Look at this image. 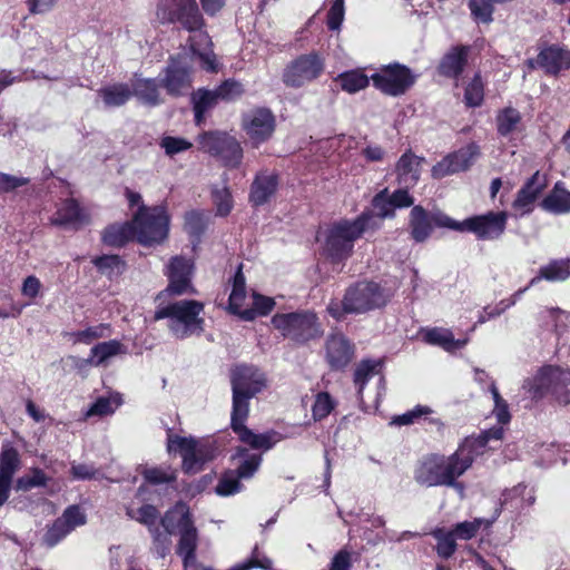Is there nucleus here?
<instances>
[{
    "label": "nucleus",
    "mask_w": 570,
    "mask_h": 570,
    "mask_svg": "<svg viewBox=\"0 0 570 570\" xmlns=\"http://www.w3.org/2000/svg\"><path fill=\"white\" fill-rule=\"evenodd\" d=\"M159 10L164 22L178 24L188 32L203 31L206 27L196 0H169Z\"/></svg>",
    "instance_id": "nucleus-13"
},
{
    "label": "nucleus",
    "mask_w": 570,
    "mask_h": 570,
    "mask_svg": "<svg viewBox=\"0 0 570 570\" xmlns=\"http://www.w3.org/2000/svg\"><path fill=\"white\" fill-rule=\"evenodd\" d=\"M546 186L547 183L544 177H541L540 171L537 170L518 190L512 203V207L514 209H522L525 214L530 213L532 210L533 203L541 195Z\"/></svg>",
    "instance_id": "nucleus-27"
},
{
    "label": "nucleus",
    "mask_w": 570,
    "mask_h": 570,
    "mask_svg": "<svg viewBox=\"0 0 570 570\" xmlns=\"http://www.w3.org/2000/svg\"><path fill=\"white\" fill-rule=\"evenodd\" d=\"M83 219L85 214L78 200L67 198L61 203L55 216L50 218V224L58 227H66L80 224Z\"/></svg>",
    "instance_id": "nucleus-34"
},
{
    "label": "nucleus",
    "mask_w": 570,
    "mask_h": 570,
    "mask_svg": "<svg viewBox=\"0 0 570 570\" xmlns=\"http://www.w3.org/2000/svg\"><path fill=\"white\" fill-rule=\"evenodd\" d=\"M392 296L393 294L377 282L358 281L345 289L342 301L330 302L327 313L334 320L342 321L350 314H364L384 308Z\"/></svg>",
    "instance_id": "nucleus-2"
},
{
    "label": "nucleus",
    "mask_w": 570,
    "mask_h": 570,
    "mask_svg": "<svg viewBox=\"0 0 570 570\" xmlns=\"http://www.w3.org/2000/svg\"><path fill=\"white\" fill-rule=\"evenodd\" d=\"M371 77H367L362 70L353 69L340 73L335 78L342 90L348 94H355L365 89L370 83Z\"/></svg>",
    "instance_id": "nucleus-44"
},
{
    "label": "nucleus",
    "mask_w": 570,
    "mask_h": 570,
    "mask_svg": "<svg viewBox=\"0 0 570 570\" xmlns=\"http://www.w3.org/2000/svg\"><path fill=\"white\" fill-rule=\"evenodd\" d=\"M204 304L195 299H183L158 308L155 312V321L169 318V330L176 338L184 340L193 334H200L204 331V318L200 314Z\"/></svg>",
    "instance_id": "nucleus-5"
},
{
    "label": "nucleus",
    "mask_w": 570,
    "mask_h": 570,
    "mask_svg": "<svg viewBox=\"0 0 570 570\" xmlns=\"http://www.w3.org/2000/svg\"><path fill=\"white\" fill-rule=\"evenodd\" d=\"M132 239H136L132 220L110 224L101 232V242L109 247L119 248Z\"/></svg>",
    "instance_id": "nucleus-31"
},
{
    "label": "nucleus",
    "mask_w": 570,
    "mask_h": 570,
    "mask_svg": "<svg viewBox=\"0 0 570 570\" xmlns=\"http://www.w3.org/2000/svg\"><path fill=\"white\" fill-rule=\"evenodd\" d=\"M30 179L27 177H18L0 171V194H9L16 189L27 186Z\"/></svg>",
    "instance_id": "nucleus-64"
},
{
    "label": "nucleus",
    "mask_w": 570,
    "mask_h": 570,
    "mask_svg": "<svg viewBox=\"0 0 570 570\" xmlns=\"http://www.w3.org/2000/svg\"><path fill=\"white\" fill-rule=\"evenodd\" d=\"M344 20V0H335L326 17L327 28L332 31L338 30Z\"/></svg>",
    "instance_id": "nucleus-63"
},
{
    "label": "nucleus",
    "mask_w": 570,
    "mask_h": 570,
    "mask_svg": "<svg viewBox=\"0 0 570 570\" xmlns=\"http://www.w3.org/2000/svg\"><path fill=\"white\" fill-rule=\"evenodd\" d=\"M497 134L500 137L508 138L515 131L522 129V115L511 106L504 107L495 116Z\"/></svg>",
    "instance_id": "nucleus-35"
},
{
    "label": "nucleus",
    "mask_w": 570,
    "mask_h": 570,
    "mask_svg": "<svg viewBox=\"0 0 570 570\" xmlns=\"http://www.w3.org/2000/svg\"><path fill=\"white\" fill-rule=\"evenodd\" d=\"M540 207L554 215L570 213V191L562 181H557L553 185L552 189L541 200Z\"/></svg>",
    "instance_id": "nucleus-32"
},
{
    "label": "nucleus",
    "mask_w": 570,
    "mask_h": 570,
    "mask_svg": "<svg viewBox=\"0 0 570 570\" xmlns=\"http://www.w3.org/2000/svg\"><path fill=\"white\" fill-rule=\"evenodd\" d=\"M379 230L374 210L364 209L353 219L342 218L332 223L325 230L322 254L332 264L347 261L354 252V244L367 232Z\"/></svg>",
    "instance_id": "nucleus-1"
},
{
    "label": "nucleus",
    "mask_w": 570,
    "mask_h": 570,
    "mask_svg": "<svg viewBox=\"0 0 570 570\" xmlns=\"http://www.w3.org/2000/svg\"><path fill=\"white\" fill-rule=\"evenodd\" d=\"M271 324L283 338L288 340L293 346H306L324 335L323 324L312 309H297L288 313H276Z\"/></svg>",
    "instance_id": "nucleus-4"
},
{
    "label": "nucleus",
    "mask_w": 570,
    "mask_h": 570,
    "mask_svg": "<svg viewBox=\"0 0 570 570\" xmlns=\"http://www.w3.org/2000/svg\"><path fill=\"white\" fill-rule=\"evenodd\" d=\"M142 476L149 484L158 485L164 483H171L176 481L175 472H167L160 468L146 469Z\"/></svg>",
    "instance_id": "nucleus-62"
},
{
    "label": "nucleus",
    "mask_w": 570,
    "mask_h": 570,
    "mask_svg": "<svg viewBox=\"0 0 570 570\" xmlns=\"http://www.w3.org/2000/svg\"><path fill=\"white\" fill-rule=\"evenodd\" d=\"M111 328L108 323H100L81 331L69 333L75 343L91 344L94 341L110 335Z\"/></svg>",
    "instance_id": "nucleus-47"
},
{
    "label": "nucleus",
    "mask_w": 570,
    "mask_h": 570,
    "mask_svg": "<svg viewBox=\"0 0 570 570\" xmlns=\"http://www.w3.org/2000/svg\"><path fill=\"white\" fill-rule=\"evenodd\" d=\"M409 233L415 243L426 242L434 228L454 230V219L441 209L428 210L422 205H415L409 214Z\"/></svg>",
    "instance_id": "nucleus-12"
},
{
    "label": "nucleus",
    "mask_w": 570,
    "mask_h": 570,
    "mask_svg": "<svg viewBox=\"0 0 570 570\" xmlns=\"http://www.w3.org/2000/svg\"><path fill=\"white\" fill-rule=\"evenodd\" d=\"M219 100L215 92L207 88H198L190 95V104L194 111L195 125L200 127L205 124L209 112L218 105Z\"/></svg>",
    "instance_id": "nucleus-30"
},
{
    "label": "nucleus",
    "mask_w": 570,
    "mask_h": 570,
    "mask_svg": "<svg viewBox=\"0 0 570 570\" xmlns=\"http://www.w3.org/2000/svg\"><path fill=\"white\" fill-rule=\"evenodd\" d=\"M335 406L336 402L328 392H318L315 395V400L312 405V416L314 421H322L326 419Z\"/></svg>",
    "instance_id": "nucleus-53"
},
{
    "label": "nucleus",
    "mask_w": 570,
    "mask_h": 570,
    "mask_svg": "<svg viewBox=\"0 0 570 570\" xmlns=\"http://www.w3.org/2000/svg\"><path fill=\"white\" fill-rule=\"evenodd\" d=\"M19 468L18 450L11 445H4L0 453V492L10 497L13 475Z\"/></svg>",
    "instance_id": "nucleus-29"
},
{
    "label": "nucleus",
    "mask_w": 570,
    "mask_h": 570,
    "mask_svg": "<svg viewBox=\"0 0 570 570\" xmlns=\"http://www.w3.org/2000/svg\"><path fill=\"white\" fill-rule=\"evenodd\" d=\"M279 175L267 169L256 173L248 193V203L253 208L268 204L277 194Z\"/></svg>",
    "instance_id": "nucleus-23"
},
{
    "label": "nucleus",
    "mask_w": 570,
    "mask_h": 570,
    "mask_svg": "<svg viewBox=\"0 0 570 570\" xmlns=\"http://www.w3.org/2000/svg\"><path fill=\"white\" fill-rule=\"evenodd\" d=\"M240 480L234 470H226L219 478L215 491L220 497L234 495L244 489Z\"/></svg>",
    "instance_id": "nucleus-50"
},
{
    "label": "nucleus",
    "mask_w": 570,
    "mask_h": 570,
    "mask_svg": "<svg viewBox=\"0 0 570 570\" xmlns=\"http://www.w3.org/2000/svg\"><path fill=\"white\" fill-rule=\"evenodd\" d=\"M232 413L249 412L250 400L266 386L265 374L255 365L237 364L230 370Z\"/></svg>",
    "instance_id": "nucleus-6"
},
{
    "label": "nucleus",
    "mask_w": 570,
    "mask_h": 570,
    "mask_svg": "<svg viewBox=\"0 0 570 570\" xmlns=\"http://www.w3.org/2000/svg\"><path fill=\"white\" fill-rule=\"evenodd\" d=\"M254 568L262 570H272L273 568L272 560L259 551L257 544L254 547L250 557L246 561L236 564L229 570H250Z\"/></svg>",
    "instance_id": "nucleus-55"
},
{
    "label": "nucleus",
    "mask_w": 570,
    "mask_h": 570,
    "mask_svg": "<svg viewBox=\"0 0 570 570\" xmlns=\"http://www.w3.org/2000/svg\"><path fill=\"white\" fill-rule=\"evenodd\" d=\"M86 523V515L77 504L69 505L51 524L42 535V544L53 548L61 542L77 527Z\"/></svg>",
    "instance_id": "nucleus-17"
},
{
    "label": "nucleus",
    "mask_w": 570,
    "mask_h": 570,
    "mask_svg": "<svg viewBox=\"0 0 570 570\" xmlns=\"http://www.w3.org/2000/svg\"><path fill=\"white\" fill-rule=\"evenodd\" d=\"M191 68L180 61V56L170 57L160 79V86L171 97H181L191 87Z\"/></svg>",
    "instance_id": "nucleus-20"
},
{
    "label": "nucleus",
    "mask_w": 570,
    "mask_h": 570,
    "mask_svg": "<svg viewBox=\"0 0 570 570\" xmlns=\"http://www.w3.org/2000/svg\"><path fill=\"white\" fill-rule=\"evenodd\" d=\"M355 346L342 333L331 334L325 342V357L331 370L342 371L354 358Z\"/></svg>",
    "instance_id": "nucleus-24"
},
{
    "label": "nucleus",
    "mask_w": 570,
    "mask_h": 570,
    "mask_svg": "<svg viewBox=\"0 0 570 570\" xmlns=\"http://www.w3.org/2000/svg\"><path fill=\"white\" fill-rule=\"evenodd\" d=\"M212 198L216 207V215L227 217L234 207V199L232 191L228 187L222 189H214Z\"/></svg>",
    "instance_id": "nucleus-54"
},
{
    "label": "nucleus",
    "mask_w": 570,
    "mask_h": 570,
    "mask_svg": "<svg viewBox=\"0 0 570 570\" xmlns=\"http://www.w3.org/2000/svg\"><path fill=\"white\" fill-rule=\"evenodd\" d=\"M487 439L479 435H470L463 439L454 451L458 458L466 460L469 469L473 465L475 459L484 454L487 449Z\"/></svg>",
    "instance_id": "nucleus-41"
},
{
    "label": "nucleus",
    "mask_w": 570,
    "mask_h": 570,
    "mask_svg": "<svg viewBox=\"0 0 570 570\" xmlns=\"http://www.w3.org/2000/svg\"><path fill=\"white\" fill-rule=\"evenodd\" d=\"M431 535L436 540L435 551L440 558L449 559L455 553L458 544L451 530L435 528L431 531Z\"/></svg>",
    "instance_id": "nucleus-45"
},
{
    "label": "nucleus",
    "mask_w": 570,
    "mask_h": 570,
    "mask_svg": "<svg viewBox=\"0 0 570 570\" xmlns=\"http://www.w3.org/2000/svg\"><path fill=\"white\" fill-rule=\"evenodd\" d=\"M543 377L550 384V395L559 405L570 404V368L544 365Z\"/></svg>",
    "instance_id": "nucleus-25"
},
{
    "label": "nucleus",
    "mask_w": 570,
    "mask_h": 570,
    "mask_svg": "<svg viewBox=\"0 0 570 570\" xmlns=\"http://www.w3.org/2000/svg\"><path fill=\"white\" fill-rule=\"evenodd\" d=\"M249 412L230 415V429L237 435L238 440L254 450L268 451L274 448L277 433L268 431L265 433H255L246 426Z\"/></svg>",
    "instance_id": "nucleus-22"
},
{
    "label": "nucleus",
    "mask_w": 570,
    "mask_h": 570,
    "mask_svg": "<svg viewBox=\"0 0 570 570\" xmlns=\"http://www.w3.org/2000/svg\"><path fill=\"white\" fill-rule=\"evenodd\" d=\"M48 476L40 468H32L31 475L20 476L16 482V489L19 491H30L37 487H46Z\"/></svg>",
    "instance_id": "nucleus-56"
},
{
    "label": "nucleus",
    "mask_w": 570,
    "mask_h": 570,
    "mask_svg": "<svg viewBox=\"0 0 570 570\" xmlns=\"http://www.w3.org/2000/svg\"><path fill=\"white\" fill-rule=\"evenodd\" d=\"M494 3L492 0H469L468 6L474 21L489 24L493 21Z\"/></svg>",
    "instance_id": "nucleus-51"
},
{
    "label": "nucleus",
    "mask_w": 570,
    "mask_h": 570,
    "mask_svg": "<svg viewBox=\"0 0 570 570\" xmlns=\"http://www.w3.org/2000/svg\"><path fill=\"white\" fill-rule=\"evenodd\" d=\"M432 413L433 410L430 406L419 404L411 411L393 416L392 424L399 426L410 425L413 424L416 420L424 416L430 425L434 426L439 433H442L444 430V423L442 422V420L438 417H426Z\"/></svg>",
    "instance_id": "nucleus-40"
},
{
    "label": "nucleus",
    "mask_w": 570,
    "mask_h": 570,
    "mask_svg": "<svg viewBox=\"0 0 570 570\" xmlns=\"http://www.w3.org/2000/svg\"><path fill=\"white\" fill-rule=\"evenodd\" d=\"M416 78L407 66L400 62L384 65L371 76L374 88L391 97L406 94L414 86Z\"/></svg>",
    "instance_id": "nucleus-10"
},
{
    "label": "nucleus",
    "mask_w": 570,
    "mask_h": 570,
    "mask_svg": "<svg viewBox=\"0 0 570 570\" xmlns=\"http://www.w3.org/2000/svg\"><path fill=\"white\" fill-rule=\"evenodd\" d=\"M487 82L480 70L475 71L464 85L463 104L466 108H479L485 98Z\"/></svg>",
    "instance_id": "nucleus-38"
},
{
    "label": "nucleus",
    "mask_w": 570,
    "mask_h": 570,
    "mask_svg": "<svg viewBox=\"0 0 570 570\" xmlns=\"http://www.w3.org/2000/svg\"><path fill=\"white\" fill-rule=\"evenodd\" d=\"M325 59L317 51L303 53L293 59L283 70L282 80L286 87L301 88L322 76Z\"/></svg>",
    "instance_id": "nucleus-11"
},
{
    "label": "nucleus",
    "mask_w": 570,
    "mask_h": 570,
    "mask_svg": "<svg viewBox=\"0 0 570 570\" xmlns=\"http://www.w3.org/2000/svg\"><path fill=\"white\" fill-rule=\"evenodd\" d=\"M91 263L100 274L106 275L109 279L121 275L127 266L126 262L116 254L96 256Z\"/></svg>",
    "instance_id": "nucleus-43"
},
{
    "label": "nucleus",
    "mask_w": 570,
    "mask_h": 570,
    "mask_svg": "<svg viewBox=\"0 0 570 570\" xmlns=\"http://www.w3.org/2000/svg\"><path fill=\"white\" fill-rule=\"evenodd\" d=\"M179 540L176 553L184 560H191L196 557L198 546V532L194 524L193 517L188 509L177 520Z\"/></svg>",
    "instance_id": "nucleus-26"
},
{
    "label": "nucleus",
    "mask_w": 570,
    "mask_h": 570,
    "mask_svg": "<svg viewBox=\"0 0 570 570\" xmlns=\"http://www.w3.org/2000/svg\"><path fill=\"white\" fill-rule=\"evenodd\" d=\"M125 353L126 347L121 342L117 340H110L107 342L96 344L90 350V357L83 358L80 362L85 365L91 364L95 366H99L104 364L108 358Z\"/></svg>",
    "instance_id": "nucleus-37"
},
{
    "label": "nucleus",
    "mask_w": 570,
    "mask_h": 570,
    "mask_svg": "<svg viewBox=\"0 0 570 570\" xmlns=\"http://www.w3.org/2000/svg\"><path fill=\"white\" fill-rule=\"evenodd\" d=\"M570 277V258L551 259L547 265L539 268L538 274L530 279L527 286L519 288L500 309H493L488 313L489 317L499 316L505 308L515 304L529 288L535 286L542 279L550 283L564 282Z\"/></svg>",
    "instance_id": "nucleus-16"
},
{
    "label": "nucleus",
    "mask_w": 570,
    "mask_h": 570,
    "mask_svg": "<svg viewBox=\"0 0 570 570\" xmlns=\"http://www.w3.org/2000/svg\"><path fill=\"white\" fill-rule=\"evenodd\" d=\"M538 49L537 57L528 60L530 68H540L553 77L570 69V49L566 45L542 42Z\"/></svg>",
    "instance_id": "nucleus-15"
},
{
    "label": "nucleus",
    "mask_w": 570,
    "mask_h": 570,
    "mask_svg": "<svg viewBox=\"0 0 570 570\" xmlns=\"http://www.w3.org/2000/svg\"><path fill=\"white\" fill-rule=\"evenodd\" d=\"M422 341L429 345L440 346L445 351H453L463 345V342L456 341L453 333L448 328L432 327L422 328Z\"/></svg>",
    "instance_id": "nucleus-39"
},
{
    "label": "nucleus",
    "mask_w": 570,
    "mask_h": 570,
    "mask_svg": "<svg viewBox=\"0 0 570 570\" xmlns=\"http://www.w3.org/2000/svg\"><path fill=\"white\" fill-rule=\"evenodd\" d=\"M379 363L372 360H363L358 363L354 371V383L358 386V392L361 393L370 379L375 374L376 366Z\"/></svg>",
    "instance_id": "nucleus-57"
},
{
    "label": "nucleus",
    "mask_w": 570,
    "mask_h": 570,
    "mask_svg": "<svg viewBox=\"0 0 570 570\" xmlns=\"http://www.w3.org/2000/svg\"><path fill=\"white\" fill-rule=\"evenodd\" d=\"M160 147L165 150L167 156L173 157L179 153L189 150L193 144L183 137L164 136L160 140Z\"/></svg>",
    "instance_id": "nucleus-60"
},
{
    "label": "nucleus",
    "mask_w": 570,
    "mask_h": 570,
    "mask_svg": "<svg viewBox=\"0 0 570 570\" xmlns=\"http://www.w3.org/2000/svg\"><path fill=\"white\" fill-rule=\"evenodd\" d=\"M242 129L247 135L250 146L253 148H259V146L268 141L275 132V115L267 107L254 108L243 115Z\"/></svg>",
    "instance_id": "nucleus-14"
},
{
    "label": "nucleus",
    "mask_w": 570,
    "mask_h": 570,
    "mask_svg": "<svg viewBox=\"0 0 570 570\" xmlns=\"http://www.w3.org/2000/svg\"><path fill=\"white\" fill-rule=\"evenodd\" d=\"M262 462V454L252 453L250 455H247L246 459L240 461V463L234 471L238 474L240 479L247 480L254 476V474L258 471Z\"/></svg>",
    "instance_id": "nucleus-59"
},
{
    "label": "nucleus",
    "mask_w": 570,
    "mask_h": 570,
    "mask_svg": "<svg viewBox=\"0 0 570 570\" xmlns=\"http://www.w3.org/2000/svg\"><path fill=\"white\" fill-rule=\"evenodd\" d=\"M131 220L136 240L142 246L159 245L168 237L170 218L163 206L140 205Z\"/></svg>",
    "instance_id": "nucleus-7"
},
{
    "label": "nucleus",
    "mask_w": 570,
    "mask_h": 570,
    "mask_svg": "<svg viewBox=\"0 0 570 570\" xmlns=\"http://www.w3.org/2000/svg\"><path fill=\"white\" fill-rule=\"evenodd\" d=\"M245 297L246 281L240 265L234 275L233 287L228 298L230 312H239V307H242Z\"/></svg>",
    "instance_id": "nucleus-48"
},
{
    "label": "nucleus",
    "mask_w": 570,
    "mask_h": 570,
    "mask_svg": "<svg viewBox=\"0 0 570 570\" xmlns=\"http://www.w3.org/2000/svg\"><path fill=\"white\" fill-rule=\"evenodd\" d=\"M194 456H195V460L191 462L190 474L202 471L203 466L206 462L214 460L215 449L213 445H210L208 443L197 442Z\"/></svg>",
    "instance_id": "nucleus-58"
},
{
    "label": "nucleus",
    "mask_w": 570,
    "mask_h": 570,
    "mask_svg": "<svg viewBox=\"0 0 570 570\" xmlns=\"http://www.w3.org/2000/svg\"><path fill=\"white\" fill-rule=\"evenodd\" d=\"M389 203H390V197H389L387 188L380 190L372 198L371 204H372L373 208L376 210V213H374V217H375L376 224L379 225V229L382 227L383 219L395 217V210Z\"/></svg>",
    "instance_id": "nucleus-46"
},
{
    "label": "nucleus",
    "mask_w": 570,
    "mask_h": 570,
    "mask_svg": "<svg viewBox=\"0 0 570 570\" xmlns=\"http://www.w3.org/2000/svg\"><path fill=\"white\" fill-rule=\"evenodd\" d=\"M508 218L505 210H489L485 214L470 216L462 222L454 219V230L471 233L479 240H497L504 234Z\"/></svg>",
    "instance_id": "nucleus-9"
},
{
    "label": "nucleus",
    "mask_w": 570,
    "mask_h": 570,
    "mask_svg": "<svg viewBox=\"0 0 570 570\" xmlns=\"http://www.w3.org/2000/svg\"><path fill=\"white\" fill-rule=\"evenodd\" d=\"M98 96L106 108L125 106L132 97L131 88L126 82H116L98 89Z\"/></svg>",
    "instance_id": "nucleus-36"
},
{
    "label": "nucleus",
    "mask_w": 570,
    "mask_h": 570,
    "mask_svg": "<svg viewBox=\"0 0 570 570\" xmlns=\"http://www.w3.org/2000/svg\"><path fill=\"white\" fill-rule=\"evenodd\" d=\"M469 470L466 460L458 458L455 452L450 455L442 453H428L414 469V480L420 485L448 487L462 489L459 479Z\"/></svg>",
    "instance_id": "nucleus-3"
},
{
    "label": "nucleus",
    "mask_w": 570,
    "mask_h": 570,
    "mask_svg": "<svg viewBox=\"0 0 570 570\" xmlns=\"http://www.w3.org/2000/svg\"><path fill=\"white\" fill-rule=\"evenodd\" d=\"M411 187L401 186L400 188L395 189L392 194L389 193L390 197V205L396 209H403L413 207L414 205V197L410 194L409 189Z\"/></svg>",
    "instance_id": "nucleus-61"
},
{
    "label": "nucleus",
    "mask_w": 570,
    "mask_h": 570,
    "mask_svg": "<svg viewBox=\"0 0 570 570\" xmlns=\"http://www.w3.org/2000/svg\"><path fill=\"white\" fill-rule=\"evenodd\" d=\"M160 81L155 78H138L132 82L131 92L139 102L148 107H156L163 102L159 91Z\"/></svg>",
    "instance_id": "nucleus-33"
},
{
    "label": "nucleus",
    "mask_w": 570,
    "mask_h": 570,
    "mask_svg": "<svg viewBox=\"0 0 570 570\" xmlns=\"http://www.w3.org/2000/svg\"><path fill=\"white\" fill-rule=\"evenodd\" d=\"M218 100L230 102L240 98L244 92V86L240 81L228 78L225 79L220 85H218L215 89H213Z\"/></svg>",
    "instance_id": "nucleus-49"
},
{
    "label": "nucleus",
    "mask_w": 570,
    "mask_h": 570,
    "mask_svg": "<svg viewBox=\"0 0 570 570\" xmlns=\"http://www.w3.org/2000/svg\"><path fill=\"white\" fill-rule=\"evenodd\" d=\"M197 442L198 441L191 436L169 435L168 438V451H171L174 445H176L183 459L181 469L186 474H190L191 462L195 460L194 455Z\"/></svg>",
    "instance_id": "nucleus-42"
},
{
    "label": "nucleus",
    "mask_w": 570,
    "mask_h": 570,
    "mask_svg": "<svg viewBox=\"0 0 570 570\" xmlns=\"http://www.w3.org/2000/svg\"><path fill=\"white\" fill-rule=\"evenodd\" d=\"M200 149L219 158L227 168H238L243 160L240 142L225 131H204L198 136Z\"/></svg>",
    "instance_id": "nucleus-8"
},
{
    "label": "nucleus",
    "mask_w": 570,
    "mask_h": 570,
    "mask_svg": "<svg viewBox=\"0 0 570 570\" xmlns=\"http://www.w3.org/2000/svg\"><path fill=\"white\" fill-rule=\"evenodd\" d=\"M424 158L406 150L395 166L396 180L400 186L414 187L420 180V165Z\"/></svg>",
    "instance_id": "nucleus-28"
},
{
    "label": "nucleus",
    "mask_w": 570,
    "mask_h": 570,
    "mask_svg": "<svg viewBox=\"0 0 570 570\" xmlns=\"http://www.w3.org/2000/svg\"><path fill=\"white\" fill-rule=\"evenodd\" d=\"M478 155L479 146L474 142L464 148H460L459 150L443 157L442 160L432 167V177L441 179L453 174L466 171L473 165Z\"/></svg>",
    "instance_id": "nucleus-19"
},
{
    "label": "nucleus",
    "mask_w": 570,
    "mask_h": 570,
    "mask_svg": "<svg viewBox=\"0 0 570 570\" xmlns=\"http://www.w3.org/2000/svg\"><path fill=\"white\" fill-rule=\"evenodd\" d=\"M472 47L470 45L451 46L440 58L435 72L439 77L455 81L458 86L463 72L469 66L470 53Z\"/></svg>",
    "instance_id": "nucleus-18"
},
{
    "label": "nucleus",
    "mask_w": 570,
    "mask_h": 570,
    "mask_svg": "<svg viewBox=\"0 0 570 570\" xmlns=\"http://www.w3.org/2000/svg\"><path fill=\"white\" fill-rule=\"evenodd\" d=\"M491 523L492 522L489 520L475 518L473 521H463L454 524L451 531L456 540L459 539L468 541L478 534L482 524L489 527Z\"/></svg>",
    "instance_id": "nucleus-52"
},
{
    "label": "nucleus",
    "mask_w": 570,
    "mask_h": 570,
    "mask_svg": "<svg viewBox=\"0 0 570 570\" xmlns=\"http://www.w3.org/2000/svg\"><path fill=\"white\" fill-rule=\"evenodd\" d=\"M193 268L194 265L189 259L183 256H174L167 266L168 285L164 292L170 296H179L186 293L194 294Z\"/></svg>",
    "instance_id": "nucleus-21"
}]
</instances>
